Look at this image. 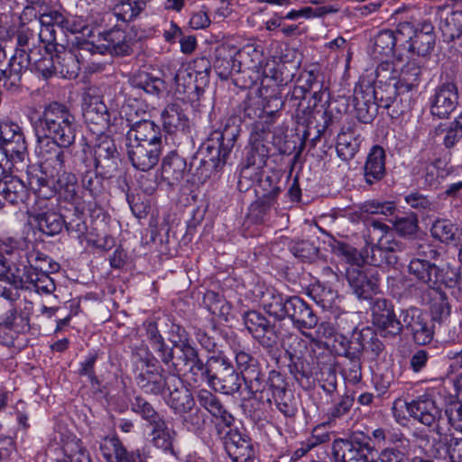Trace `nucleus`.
Masks as SVG:
<instances>
[{
	"instance_id": "64",
	"label": "nucleus",
	"mask_w": 462,
	"mask_h": 462,
	"mask_svg": "<svg viewBox=\"0 0 462 462\" xmlns=\"http://www.w3.org/2000/svg\"><path fill=\"white\" fill-rule=\"evenodd\" d=\"M209 23L210 20L207 13L203 10L194 13L189 19L191 28L195 30L204 29L208 27Z\"/></svg>"
},
{
	"instance_id": "35",
	"label": "nucleus",
	"mask_w": 462,
	"mask_h": 462,
	"mask_svg": "<svg viewBox=\"0 0 462 462\" xmlns=\"http://www.w3.org/2000/svg\"><path fill=\"white\" fill-rule=\"evenodd\" d=\"M54 14H57V11H50L42 14L40 17L39 39L44 44L47 52L55 49L56 31L54 26H58V22L54 18Z\"/></svg>"
},
{
	"instance_id": "36",
	"label": "nucleus",
	"mask_w": 462,
	"mask_h": 462,
	"mask_svg": "<svg viewBox=\"0 0 462 462\" xmlns=\"http://www.w3.org/2000/svg\"><path fill=\"white\" fill-rule=\"evenodd\" d=\"M439 28L442 32L445 41H459V46L462 47V11L450 13L447 17L441 20Z\"/></svg>"
},
{
	"instance_id": "4",
	"label": "nucleus",
	"mask_w": 462,
	"mask_h": 462,
	"mask_svg": "<svg viewBox=\"0 0 462 462\" xmlns=\"http://www.w3.org/2000/svg\"><path fill=\"white\" fill-rule=\"evenodd\" d=\"M27 262L28 264L22 263L23 268H16V282H22L23 287L34 290L38 293H51L55 290V284L47 273L50 259L42 254L34 253Z\"/></svg>"
},
{
	"instance_id": "42",
	"label": "nucleus",
	"mask_w": 462,
	"mask_h": 462,
	"mask_svg": "<svg viewBox=\"0 0 462 462\" xmlns=\"http://www.w3.org/2000/svg\"><path fill=\"white\" fill-rule=\"evenodd\" d=\"M15 274L13 270L0 268V296L10 301L18 298V287H23L22 282H16Z\"/></svg>"
},
{
	"instance_id": "54",
	"label": "nucleus",
	"mask_w": 462,
	"mask_h": 462,
	"mask_svg": "<svg viewBox=\"0 0 462 462\" xmlns=\"http://www.w3.org/2000/svg\"><path fill=\"white\" fill-rule=\"evenodd\" d=\"M287 299L282 295H273L272 300L265 306L266 311L278 319L286 318Z\"/></svg>"
},
{
	"instance_id": "37",
	"label": "nucleus",
	"mask_w": 462,
	"mask_h": 462,
	"mask_svg": "<svg viewBox=\"0 0 462 462\" xmlns=\"http://www.w3.org/2000/svg\"><path fill=\"white\" fill-rule=\"evenodd\" d=\"M138 101L128 100L121 106L120 111L115 109L112 126L115 133L123 132L125 126H129L134 118L139 116Z\"/></svg>"
},
{
	"instance_id": "44",
	"label": "nucleus",
	"mask_w": 462,
	"mask_h": 462,
	"mask_svg": "<svg viewBox=\"0 0 462 462\" xmlns=\"http://www.w3.org/2000/svg\"><path fill=\"white\" fill-rule=\"evenodd\" d=\"M402 38H403V36L399 33V28L396 32L392 31H383L380 32L375 39V50L379 53L385 55L392 54L396 42L401 41Z\"/></svg>"
},
{
	"instance_id": "48",
	"label": "nucleus",
	"mask_w": 462,
	"mask_h": 462,
	"mask_svg": "<svg viewBox=\"0 0 462 462\" xmlns=\"http://www.w3.org/2000/svg\"><path fill=\"white\" fill-rule=\"evenodd\" d=\"M459 277L460 275L456 268L449 265L438 267V287L434 290H439L441 285L448 288H456Z\"/></svg>"
},
{
	"instance_id": "6",
	"label": "nucleus",
	"mask_w": 462,
	"mask_h": 462,
	"mask_svg": "<svg viewBox=\"0 0 462 462\" xmlns=\"http://www.w3.org/2000/svg\"><path fill=\"white\" fill-rule=\"evenodd\" d=\"M0 143L14 162H23L27 157V143L22 127L9 118L0 119Z\"/></svg>"
},
{
	"instance_id": "31",
	"label": "nucleus",
	"mask_w": 462,
	"mask_h": 462,
	"mask_svg": "<svg viewBox=\"0 0 462 462\" xmlns=\"http://www.w3.org/2000/svg\"><path fill=\"white\" fill-rule=\"evenodd\" d=\"M198 401L212 416L220 420L226 426H230L233 416L226 411L216 395L208 390H200L198 393Z\"/></svg>"
},
{
	"instance_id": "62",
	"label": "nucleus",
	"mask_w": 462,
	"mask_h": 462,
	"mask_svg": "<svg viewBox=\"0 0 462 462\" xmlns=\"http://www.w3.org/2000/svg\"><path fill=\"white\" fill-rule=\"evenodd\" d=\"M305 302L299 297H291L287 299L286 317L290 318L293 322L297 319L298 314H300Z\"/></svg>"
},
{
	"instance_id": "18",
	"label": "nucleus",
	"mask_w": 462,
	"mask_h": 462,
	"mask_svg": "<svg viewBox=\"0 0 462 462\" xmlns=\"http://www.w3.org/2000/svg\"><path fill=\"white\" fill-rule=\"evenodd\" d=\"M99 449L106 462H144L139 452L128 451L116 437L103 439Z\"/></svg>"
},
{
	"instance_id": "14",
	"label": "nucleus",
	"mask_w": 462,
	"mask_h": 462,
	"mask_svg": "<svg viewBox=\"0 0 462 462\" xmlns=\"http://www.w3.org/2000/svg\"><path fill=\"white\" fill-rule=\"evenodd\" d=\"M457 92L454 84L447 83L438 87L430 98V111L439 118L447 117L456 107Z\"/></svg>"
},
{
	"instance_id": "15",
	"label": "nucleus",
	"mask_w": 462,
	"mask_h": 462,
	"mask_svg": "<svg viewBox=\"0 0 462 462\" xmlns=\"http://www.w3.org/2000/svg\"><path fill=\"white\" fill-rule=\"evenodd\" d=\"M168 383L167 404L176 413H186L191 411L195 404L194 399L189 390L183 385L181 380L175 375H171Z\"/></svg>"
},
{
	"instance_id": "60",
	"label": "nucleus",
	"mask_w": 462,
	"mask_h": 462,
	"mask_svg": "<svg viewBox=\"0 0 462 462\" xmlns=\"http://www.w3.org/2000/svg\"><path fill=\"white\" fill-rule=\"evenodd\" d=\"M446 451L450 462H462V439L451 438Z\"/></svg>"
},
{
	"instance_id": "16",
	"label": "nucleus",
	"mask_w": 462,
	"mask_h": 462,
	"mask_svg": "<svg viewBox=\"0 0 462 462\" xmlns=\"http://www.w3.org/2000/svg\"><path fill=\"white\" fill-rule=\"evenodd\" d=\"M82 52H87L80 46L72 49H64L57 51L55 54L57 63V75L65 79L76 78L79 69L81 60L84 59Z\"/></svg>"
},
{
	"instance_id": "29",
	"label": "nucleus",
	"mask_w": 462,
	"mask_h": 462,
	"mask_svg": "<svg viewBox=\"0 0 462 462\" xmlns=\"http://www.w3.org/2000/svg\"><path fill=\"white\" fill-rule=\"evenodd\" d=\"M174 346L182 353L185 365L188 371L193 374V380L197 382L199 378H202L206 373V368L203 362L199 358L197 350L189 341L187 338H180V342L174 343Z\"/></svg>"
},
{
	"instance_id": "21",
	"label": "nucleus",
	"mask_w": 462,
	"mask_h": 462,
	"mask_svg": "<svg viewBox=\"0 0 462 462\" xmlns=\"http://www.w3.org/2000/svg\"><path fill=\"white\" fill-rule=\"evenodd\" d=\"M151 426L152 429L150 436L152 445L164 453H169L178 458L179 452L174 448L176 431L168 426L164 419L157 420Z\"/></svg>"
},
{
	"instance_id": "25",
	"label": "nucleus",
	"mask_w": 462,
	"mask_h": 462,
	"mask_svg": "<svg viewBox=\"0 0 462 462\" xmlns=\"http://www.w3.org/2000/svg\"><path fill=\"white\" fill-rule=\"evenodd\" d=\"M60 441L63 457L58 462H91L89 455L76 436L60 433Z\"/></svg>"
},
{
	"instance_id": "26",
	"label": "nucleus",
	"mask_w": 462,
	"mask_h": 462,
	"mask_svg": "<svg viewBox=\"0 0 462 462\" xmlns=\"http://www.w3.org/2000/svg\"><path fill=\"white\" fill-rule=\"evenodd\" d=\"M226 451L233 462H254L255 452L249 439L235 433L226 443Z\"/></svg>"
},
{
	"instance_id": "5",
	"label": "nucleus",
	"mask_w": 462,
	"mask_h": 462,
	"mask_svg": "<svg viewBox=\"0 0 462 462\" xmlns=\"http://www.w3.org/2000/svg\"><path fill=\"white\" fill-rule=\"evenodd\" d=\"M371 227L372 239L377 242L370 247V255L366 250V261L374 266L394 264L397 262L394 253L401 250V244L386 224L373 220Z\"/></svg>"
},
{
	"instance_id": "34",
	"label": "nucleus",
	"mask_w": 462,
	"mask_h": 462,
	"mask_svg": "<svg viewBox=\"0 0 462 462\" xmlns=\"http://www.w3.org/2000/svg\"><path fill=\"white\" fill-rule=\"evenodd\" d=\"M361 139L351 130L341 131L337 135V152L343 161L351 160L358 152Z\"/></svg>"
},
{
	"instance_id": "49",
	"label": "nucleus",
	"mask_w": 462,
	"mask_h": 462,
	"mask_svg": "<svg viewBox=\"0 0 462 462\" xmlns=\"http://www.w3.org/2000/svg\"><path fill=\"white\" fill-rule=\"evenodd\" d=\"M426 315L417 308H409L402 310L401 314V328L405 327L411 333L415 328L416 324H420Z\"/></svg>"
},
{
	"instance_id": "8",
	"label": "nucleus",
	"mask_w": 462,
	"mask_h": 462,
	"mask_svg": "<svg viewBox=\"0 0 462 462\" xmlns=\"http://www.w3.org/2000/svg\"><path fill=\"white\" fill-rule=\"evenodd\" d=\"M29 245L24 238L0 239V268L16 272V268H23V262L28 264L27 259L35 253L28 252Z\"/></svg>"
},
{
	"instance_id": "50",
	"label": "nucleus",
	"mask_w": 462,
	"mask_h": 462,
	"mask_svg": "<svg viewBox=\"0 0 462 462\" xmlns=\"http://www.w3.org/2000/svg\"><path fill=\"white\" fill-rule=\"evenodd\" d=\"M214 69L219 78L226 79L234 71L238 72L240 70V65L236 64L232 57L218 58L214 62Z\"/></svg>"
},
{
	"instance_id": "39",
	"label": "nucleus",
	"mask_w": 462,
	"mask_h": 462,
	"mask_svg": "<svg viewBox=\"0 0 462 462\" xmlns=\"http://www.w3.org/2000/svg\"><path fill=\"white\" fill-rule=\"evenodd\" d=\"M34 220L40 231L51 236L60 233L64 225L62 217L53 210L35 215Z\"/></svg>"
},
{
	"instance_id": "19",
	"label": "nucleus",
	"mask_w": 462,
	"mask_h": 462,
	"mask_svg": "<svg viewBox=\"0 0 462 462\" xmlns=\"http://www.w3.org/2000/svg\"><path fill=\"white\" fill-rule=\"evenodd\" d=\"M246 329L264 346H272L276 336L266 319L256 311H250L244 317Z\"/></svg>"
},
{
	"instance_id": "56",
	"label": "nucleus",
	"mask_w": 462,
	"mask_h": 462,
	"mask_svg": "<svg viewBox=\"0 0 462 462\" xmlns=\"http://www.w3.org/2000/svg\"><path fill=\"white\" fill-rule=\"evenodd\" d=\"M140 82L135 83L134 86L143 88L146 93L155 95L159 94L163 87V82L159 79H149L147 74H141Z\"/></svg>"
},
{
	"instance_id": "46",
	"label": "nucleus",
	"mask_w": 462,
	"mask_h": 462,
	"mask_svg": "<svg viewBox=\"0 0 462 462\" xmlns=\"http://www.w3.org/2000/svg\"><path fill=\"white\" fill-rule=\"evenodd\" d=\"M375 91L370 86H366L365 89L362 86L356 88L354 92L355 106L357 111L368 110L371 106L374 105Z\"/></svg>"
},
{
	"instance_id": "59",
	"label": "nucleus",
	"mask_w": 462,
	"mask_h": 462,
	"mask_svg": "<svg viewBox=\"0 0 462 462\" xmlns=\"http://www.w3.org/2000/svg\"><path fill=\"white\" fill-rule=\"evenodd\" d=\"M393 413L397 422L400 424H405L407 421L408 413L410 415V402L402 399H397L393 404Z\"/></svg>"
},
{
	"instance_id": "55",
	"label": "nucleus",
	"mask_w": 462,
	"mask_h": 462,
	"mask_svg": "<svg viewBox=\"0 0 462 462\" xmlns=\"http://www.w3.org/2000/svg\"><path fill=\"white\" fill-rule=\"evenodd\" d=\"M446 415L450 425L457 431L462 432V402L450 403L446 409Z\"/></svg>"
},
{
	"instance_id": "58",
	"label": "nucleus",
	"mask_w": 462,
	"mask_h": 462,
	"mask_svg": "<svg viewBox=\"0 0 462 462\" xmlns=\"http://www.w3.org/2000/svg\"><path fill=\"white\" fill-rule=\"evenodd\" d=\"M56 57L55 55H51V52H48L47 56L42 57L41 60L35 62V66L37 70H39L43 77L48 78L54 74H57L55 62Z\"/></svg>"
},
{
	"instance_id": "20",
	"label": "nucleus",
	"mask_w": 462,
	"mask_h": 462,
	"mask_svg": "<svg viewBox=\"0 0 462 462\" xmlns=\"http://www.w3.org/2000/svg\"><path fill=\"white\" fill-rule=\"evenodd\" d=\"M114 114L113 106L108 110L104 102L96 100L84 109L83 116L87 123L100 126V129H92L93 132L107 129L109 134H116L112 126Z\"/></svg>"
},
{
	"instance_id": "52",
	"label": "nucleus",
	"mask_w": 462,
	"mask_h": 462,
	"mask_svg": "<svg viewBox=\"0 0 462 462\" xmlns=\"http://www.w3.org/2000/svg\"><path fill=\"white\" fill-rule=\"evenodd\" d=\"M415 342L419 345H425L432 339L433 331L428 322L427 315L420 324L415 325V328L411 333Z\"/></svg>"
},
{
	"instance_id": "30",
	"label": "nucleus",
	"mask_w": 462,
	"mask_h": 462,
	"mask_svg": "<svg viewBox=\"0 0 462 462\" xmlns=\"http://www.w3.org/2000/svg\"><path fill=\"white\" fill-rule=\"evenodd\" d=\"M447 164L440 161L434 162H419L414 168V174L424 180V184L428 186L434 185L439 179L444 178L448 171Z\"/></svg>"
},
{
	"instance_id": "12",
	"label": "nucleus",
	"mask_w": 462,
	"mask_h": 462,
	"mask_svg": "<svg viewBox=\"0 0 462 462\" xmlns=\"http://www.w3.org/2000/svg\"><path fill=\"white\" fill-rule=\"evenodd\" d=\"M373 323L385 334L396 335L401 332V322L395 319L392 304L382 298H375L371 306Z\"/></svg>"
},
{
	"instance_id": "24",
	"label": "nucleus",
	"mask_w": 462,
	"mask_h": 462,
	"mask_svg": "<svg viewBox=\"0 0 462 462\" xmlns=\"http://www.w3.org/2000/svg\"><path fill=\"white\" fill-rule=\"evenodd\" d=\"M126 142L162 144L161 132L153 122L141 120L131 126L126 134Z\"/></svg>"
},
{
	"instance_id": "51",
	"label": "nucleus",
	"mask_w": 462,
	"mask_h": 462,
	"mask_svg": "<svg viewBox=\"0 0 462 462\" xmlns=\"http://www.w3.org/2000/svg\"><path fill=\"white\" fill-rule=\"evenodd\" d=\"M260 186L265 192L259 196V200L263 206L270 207L274 203L281 189L277 185L272 183L270 177L264 179Z\"/></svg>"
},
{
	"instance_id": "10",
	"label": "nucleus",
	"mask_w": 462,
	"mask_h": 462,
	"mask_svg": "<svg viewBox=\"0 0 462 462\" xmlns=\"http://www.w3.org/2000/svg\"><path fill=\"white\" fill-rule=\"evenodd\" d=\"M126 150L132 165L139 171H147L157 164L162 144L126 142Z\"/></svg>"
},
{
	"instance_id": "17",
	"label": "nucleus",
	"mask_w": 462,
	"mask_h": 462,
	"mask_svg": "<svg viewBox=\"0 0 462 462\" xmlns=\"http://www.w3.org/2000/svg\"><path fill=\"white\" fill-rule=\"evenodd\" d=\"M393 69L399 71L394 88L398 94L411 91L418 87L421 73L420 61L417 58L409 60L405 64L400 62L394 64Z\"/></svg>"
},
{
	"instance_id": "11",
	"label": "nucleus",
	"mask_w": 462,
	"mask_h": 462,
	"mask_svg": "<svg viewBox=\"0 0 462 462\" xmlns=\"http://www.w3.org/2000/svg\"><path fill=\"white\" fill-rule=\"evenodd\" d=\"M332 452L335 458L340 462H369L373 448L368 444L359 441L338 439L332 444Z\"/></svg>"
},
{
	"instance_id": "1",
	"label": "nucleus",
	"mask_w": 462,
	"mask_h": 462,
	"mask_svg": "<svg viewBox=\"0 0 462 462\" xmlns=\"http://www.w3.org/2000/svg\"><path fill=\"white\" fill-rule=\"evenodd\" d=\"M76 128L75 117L65 106L51 103L45 107L36 130L40 171L29 176V185L38 197L46 199L58 194L63 200L76 201L77 177L64 170L62 150L75 143Z\"/></svg>"
},
{
	"instance_id": "2",
	"label": "nucleus",
	"mask_w": 462,
	"mask_h": 462,
	"mask_svg": "<svg viewBox=\"0 0 462 462\" xmlns=\"http://www.w3.org/2000/svg\"><path fill=\"white\" fill-rule=\"evenodd\" d=\"M54 18L59 27L78 35L77 46L88 53L105 54L123 50L125 32L115 28L106 31L103 26L105 22L111 20V14H92L84 19L81 16L65 17L57 11Z\"/></svg>"
},
{
	"instance_id": "27",
	"label": "nucleus",
	"mask_w": 462,
	"mask_h": 462,
	"mask_svg": "<svg viewBox=\"0 0 462 462\" xmlns=\"http://www.w3.org/2000/svg\"><path fill=\"white\" fill-rule=\"evenodd\" d=\"M409 272L415 279L430 289L438 287V266L422 259H412Z\"/></svg>"
},
{
	"instance_id": "28",
	"label": "nucleus",
	"mask_w": 462,
	"mask_h": 462,
	"mask_svg": "<svg viewBox=\"0 0 462 462\" xmlns=\"http://www.w3.org/2000/svg\"><path fill=\"white\" fill-rule=\"evenodd\" d=\"M164 129L169 134L183 132L189 125V119L177 103L168 105L162 112Z\"/></svg>"
},
{
	"instance_id": "61",
	"label": "nucleus",
	"mask_w": 462,
	"mask_h": 462,
	"mask_svg": "<svg viewBox=\"0 0 462 462\" xmlns=\"http://www.w3.org/2000/svg\"><path fill=\"white\" fill-rule=\"evenodd\" d=\"M267 157V152L263 149L261 154L255 157L254 152H252L251 155L248 157V163L245 167H244L241 171L242 177H247L249 174V171L251 167H254L253 170H260L265 164V160Z\"/></svg>"
},
{
	"instance_id": "3",
	"label": "nucleus",
	"mask_w": 462,
	"mask_h": 462,
	"mask_svg": "<svg viewBox=\"0 0 462 462\" xmlns=\"http://www.w3.org/2000/svg\"><path fill=\"white\" fill-rule=\"evenodd\" d=\"M337 253L349 264L346 269L347 282L358 299L372 300L378 292L377 278L370 267L361 266L360 256L351 245L340 244Z\"/></svg>"
},
{
	"instance_id": "38",
	"label": "nucleus",
	"mask_w": 462,
	"mask_h": 462,
	"mask_svg": "<svg viewBox=\"0 0 462 462\" xmlns=\"http://www.w3.org/2000/svg\"><path fill=\"white\" fill-rule=\"evenodd\" d=\"M198 76H200L201 79L207 77L203 72H197L191 65L181 67L174 78L176 92L185 94L189 90L197 89L199 88L196 83Z\"/></svg>"
},
{
	"instance_id": "41",
	"label": "nucleus",
	"mask_w": 462,
	"mask_h": 462,
	"mask_svg": "<svg viewBox=\"0 0 462 462\" xmlns=\"http://www.w3.org/2000/svg\"><path fill=\"white\" fill-rule=\"evenodd\" d=\"M115 14L123 21H131L138 16L145 7L143 0H116Z\"/></svg>"
},
{
	"instance_id": "9",
	"label": "nucleus",
	"mask_w": 462,
	"mask_h": 462,
	"mask_svg": "<svg viewBox=\"0 0 462 462\" xmlns=\"http://www.w3.org/2000/svg\"><path fill=\"white\" fill-rule=\"evenodd\" d=\"M432 30L430 23H424L420 30L414 28L410 23L399 25V33L407 41L409 51L418 56H424L432 50L435 41Z\"/></svg>"
},
{
	"instance_id": "32",
	"label": "nucleus",
	"mask_w": 462,
	"mask_h": 462,
	"mask_svg": "<svg viewBox=\"0 0 462 462\" xmlns=\"http://www.w3.org/2000/svg\"><path fill=\"white\" fill-rule=\"evenodd\" d=\"M384 151L380 146H374L368 154L365 166V179L368 183L382 179L384 175Z\"/></svg>"
},
{
	"instance_id": "23",
	"label": "nucleus",
	"mask_w": 462,
	"mask_h": 462,
	"mask_svg": "<svg viewBox=\"0 0 462 462\" xmlns=\"http://www.w3.org/2000/svg\"><path fill=\"white\" fill-rule=\"evenodd\" d=\"M0 195L9 203L18 205L26 201L29 189L19 178L5 174L0 178Z\"/></svg>"
},
{
	"instance_id": "43",
	"label": "nucleus",
	"mask_w": 462,
	"mask_h": 462,
	"mask_svg": "<svg viewBox=\"0 0 462 462\" xmlns=\"http://www.w3.org/2000/svg\"><path fill=\"white\" fill-rule=\"evenodd\" d=\"M221 365L223 366V376L221 378L223 384L221 385V391L229 394L237 392L240 388L239 375L236 374L233 367L225 357L220 358Z\"/></svg>"
},
{
	"instance_id": "47",
	"label": "nucleus",
	"mask_w": 462,
	"mask_h": 462,
	"mask_svg": "<svg viewBox=\"0 0 462 462\" xmlns=\"http://www.w3.org/2000/svg\"><path fill=\"white\" fill-rule=\"evenodd\" d=\"M393 224L395 230L402 236H412L418 230V218L415 214L396 218Z\"/></svg>"
},
{
	"instance_id": "40",
	"label": "nucleus",
	"mask_w": 462,
	"mask_h": 462,
	"mask_svg": "<svg viewBox=\"0 0 462 462\" xmlns=\"http://www.w3.org/2000/svg\"><path fill=\"white\" fill-rule=\"evenodd\" d=\"M94 152L97 164L101 163L102 161L114 160L118 155L114 140L108 134L103 133L98 134L97 138V143L94 146Z\"/></svg>"
},
{
	"instance_id": "63",
	"label": "nucleus",
	"mask_w": 462,
	"mask_h": 462,
	"mask_svg": "<svg viewBox=\"0 0 462 462\" xmlns=\"http://www.w3.org/2000/svg\"><path fill=\"white\" fill-rule=\"evenodd\" d=\"M405 202L415 209H426L430 207L429 199L420 193H411L404 198Z\"/></svg>"
},
{
	"instance_id": "7",
	"label": "nucleus",
	"mask_w": 462,
	"mask_h": 462,
	"mask_svg": "<svg viewBox=\"0 0 462 462\" xmlns=\"http://www.w3.org/2000/svg\"><path fill=\"white\" fill-rule=\"evenodd\" d=\"M135 379L139 387L146 393L159 394L169 385L168 376H163L162 368L153 358L141 359L135 365Z\"/></svg>"
},
{
	"instance_id": "53",
	"label": "nucleus",
	"mask_w": 462,
	"mask_h": 462,
	"mask_svg": "<svg viewBox=\"0 0 462 462\" xmlns=\"http://www.w3.org/2000/svg\"><path fill=\"white\" fill-rule=\"evenodd\" d=\"M415 342L419 345H425L432 339L433 331L428 322L427 315L420 324L415 325V328L411 333Z\"/></svg>"
},
{
	"instance_id": "13",
	"label": "nucleus",
	"mask_w": 462,
	"mask_h": 462,
	"mask_svg": "<svg viewBox=\"0 0 462 462\" xmlns=\"http://www.w3.org/2000/svg\"><path fill=\"white\" fill-rule=\"evenodd\" d=\"M410 416L426 426H432L441 418V409L431 395L425 393L410 402Z\"/></svg>"
},
{
	"instance_id": "57",
	"label": "nucleus",
	"mask_w": 462,
	"mask_h": 462,
	"mask_svg": "<svg viewBox=\"0 0 462 462\" xmlns=\"http://www.w3.org/2000/svg\"><path fill=\"white\" fill-rule=\"evenodd\" d=\"M318 319L310 307L305 304L300 314H298L294 325L299 328H311L316 326Z\"/></svg>"
},
{
	"instance_id": "22",
	"label": "nucleus",
	"mask_w": 462,
	"mask_h": 462,
	"mask_svg": "<svg viewBox=\"0 0 462 462\" xmlns=\"http://www.w3.org/2000/svg\"><path fill=\"white\" fill-rule=\"evenodd\" d=\"M430 233L433 238L447 245L462 248V227L449 219L439 218L433 222Z\"/></svg>"
},
{
	"instance_id": "45",
	"label": "nucleus",
	"mask_w": 462,
	"mask_h": 462,
	"mask_svg": "<svg viewBox=\"0 0 462 462\" xmlns=\"http://www.w3.org/2000/svg\"><path fill=\"white\" fill-rule=\"evenodd\" d=\"M132 410L135 413L149 422L150 425L154 424L157 420L163 419L153 407L142 397H136L132 403Z\"/></svg>"
},
{
	"instance_id": "33",
	"label": "nucleus",
	"mask_w": 462,
	"mask_h": 462,
	"mask_svg": "<svg viewBox=\"0 0 462 462\" xmlns=\"http://www.w3.org/2000/svg\"><path fill=\"white\" fill-rule=\"evenodd\" d=\"M185 169V161L177 153L171 152L162 160V178L168 183L173 184L183 178Z\"/></svg>"
}]
</instances>
